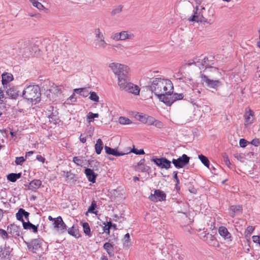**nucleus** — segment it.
Wrapping results in <instances>:
<instances>
[{
  "mask_svg": "<svg viewBox=\"0 0 260 260\" xmlns=\"http://www.w3.org/2000/svg\"><path fill=\"white\" fill-rule=\"evenodd\" d=\"M22 224L23 229L25 230L32 229L34 233H37L38 232V226L32 224L29 221L27 222H23Z\"/></svg>",
  "mask_w": 260,
  "mask_h": 260,
  "instance_id": "nucleus-26",
  "label": "nucleus"
},
{
  "mask_svg": "<svg viewBox=\"0 0 260 260\" xmlns=\"http://www.w3.org/2000/svg\"><path fill=\"white\" fill-rule=\"evenodd\" d=\"M151 161L161 169H169L171 167V161L166 157L153 158Z\"/></svg>",
  "mask_w": 260,
  "mask_h": 260,
  "instance_id": "nucleus-7",
  "label": "nucleus"
},
{
  "mask_svg": "<svg viewBox=\"0 0 260 260\" xmlns=\"http://www.w3.org/2000/svg\"><path fill=\"white\" fill-rule=\"evenodd\" d=\"M67 225L65 224V223L63 222V220L62 219V222L59 223L58 228H57V230L60 231L61 233H64L67 230Z\"/></svg>",
  "mask_w": 260,
  "mask_h": 260,
  "instance_id": "nucleus-47",
  "label": "nucleus"
},
{
  "mask_svg": "<svg viewBox=\"0 0 260 260\" xmlns=\"http://www.w3.org/2000/svg\"><path fill=\"white\" fill-rule=\"evenodd\" d=\"M120 32L116 33L112 36V38L115 41L121 40V36H120Z\"/></svg>",
  "mask_w": 260,
  "mask_h": 260,
  "instance_id": "nucleus-58",
  "label": "nucleus"
},
{
  "mask_svg": "<svg viewBox=\"0 0 260 260\" xmlns=\"http://www.w3.org/2000/svg\"><path fill=\"white\" fill-rule=\"evenodd\" d=\"M62 217L60 216L55 218V219L53 222V225L54 229H57L58 228L59 223L62 222Z\"/></svg>",
  "mask_w": 260,
  "mask_h": 260,
  "instance_id": "nucleus-49",
  "label": "nucleus"
},
{
  "mask_svg": "<svg viewBox=\"0 0 260 260\" xmlns=\"http://www.w3.org/2000/svg\"><path fill=\"white\" fill-rule=\"evenodd\" d=\"M203 240L206 241L210 245L216 246L218 245L215 236L209 233L204 236Z\"/></svg>",
  "mask_w": 260,
  "mask_h": 260,
  "instance_id": "nucleus-17",
  "label": "nucleus"
},
{
  "mask_svg": "<svg viewBox=\"0 0 260 260\" xmlns=\"http://www.w3.org/2000/svg\"><path fill=\"white\" fill-rule=\"evenodd\" d=\"M95 45L99 48L101 49H105L107 46V43L104 39L95 40Z\"/></svg>",
  "mask_w": 260,
  "mask_h": 260,
  "instance_id": "nucleus-31",
  "label": "nucleus"
},
{
  "mask_svg": "<svg viewBox=\"0 0 260 260\" xmlns=\"http://www.w3.org/2000/svg\"><path fill=\"white\" fill-rule=\"evenodd\" d=\"M73 161L77 165L82 166L84 161L83 160V157L75 156L73 158Z\"/></svg>",
  "mask_w": 260,
  "mask_h": 260,
  "instance_id": "nucleus-39",
  "label": "nucleus"
},
{
  "mask_svg": "<svg viewBox=\"0 0 260 260\" xmlns=\"http://www.w3.org/2000/svg\"><path fill=\"white\" fill-rule=\"evenodd\" d=\"M89 94L90 96L89 98L91 101L95 102H98L99 101V97L95 92H90Z\"/></svg>",
  "mask_w": 260,
  "mask_h": 260,
  "instance_id": "nucleus-41",
  "label": "nucleus"
},
{
  "mask_svg": "<svg viewBox=\"0 0 260 260\" xmlns=\"http://www.w3.org/2000/svg\"><path fill=\"white\" fill-rule=\"evenodd\" d=\"M41 243L38 239H34L27 243L28 249L34 253H37V251L41 248Z\"/></svg>",
  "mask_w": 260,
  "mask_h": 260,
  "instance_id": "nucleus-12",
  "label": "nucleus"
},
{
  "mask_svg": "<svg viewBox=\"0 0 260 260\" xmlns=\"http://www.w3.org/2000/svg\"><path fill=\"white\" fill-rule=\"evenodd\" d=\"M80 141L82 143H85L86 142V137H83V134H81L79 137Z\"/></svg>",
  "mask_w": 260,
  "mask_h": 260,
  "instance_id": "nucleus-63",
  "label": "nucleus"
},
{
  "mask_svg": "<svg viewBox=\"0 0 260 260\" xmlns=\"http://www.w3.org/2000/svg\"><path fill=\"white\" fill-rule=\"evenodd\" d=\"M105 152L109 155H113L116 156H120L126 154L125 153L119 152L115 149L112 148L109 146H105L104 147Z\"/></svg>",
  "mask_w": 260,
  "mask_h": 260,
  "instance_id": "nucleus-21",
  "label": "nucleus"
},
{
  "mask_svg": "<svg viewBox=\"0 0 260 260\" xmlns=\"http://www.w3.org/2000/svg\"><path fill=\"white\" fill-rule=\"evenodd\" d=\"M117 78L118 85L121 90H125L129 85V83H131L128 73H122L117 77Z\"/></svg>",
  "mask_w": 260,
  "mask_h": 260,
  "instance_id": "nucleus-5",
  "label": "nucleus"
},
{
  "mask_svg": "<svg viewBox=\"0 0 260 260\" xmlns=\"http://www.w3.org/2000/svg\"><path fill=\"white\" fill-rule=\"evenodd\" d=\"M6 89V93L8 96L13 99L17 98L19 95V91L16 87L12 85H9Z\"/></svg>",
  "mask_w": 260,
  "mask_h": 260,
  "instance_id": "nucleus-15",
  "label": "nucleus"
},
{
  "mask_svg": "<svg viewBox=\"0 0 260 260\" xmlns=\"http://www.w3.org/2000/svg\"><path fill=\"white\" fill-rule=\"evenodd\" d=\"M199 158L205 166L209 168L210 162L206 156L201 154L199 155Z\"/></svg>",
  "mask_w": 260,
  "mask_h": 260,
  "instance_id": "nucleus-33",
  "label": "nucleus"
},
{
  "mask_svg": "<svg viewBox=\"0 0 260 260\" xmlns=\"http://www.w3.org/2000/svg\"><path fill=\"white\" fill-rule=\"evenodd\" d=\"M218 233L219 235L224 239V240H227L228 242H231L232 241L231 234L228 231L227 228L225 226H220L218 229Z\"/></svg>",
  "mask_w": 260,
  "mask_h": 260,
  "instance_id": "nucleus-14",
  "label": "nucleus"
},
{
  "mask_svg": "<svg viewBox=\"0 0 260 260\" xmlns=\"http://www.w3.org/2000/svg\"><path fill=\"white\" fill-rule=\"evenodd\" d=\"M103 142L101 139H98L94 145L95 152L97 154H100L103 149Z\"/></svg>",
  "mask_w": 260,
  "mask_h": 260,
  "instance_id": "nucleus-28",
  "label": "nucleus"
},
{
  "mask_svg": "<svg viewBox=\"0 0 260 260\" xmlns=\"http://www.w3.org/2000/svg\"><path fill=\"white\" fill-rule=\"evenodd\" d=\"M153 125H154L155 127L159 128H161L164 126V125L162 122H161L159 120H155Z\"/></svg>",
  "mask_w": 260,
  "mask_h": 260,
  "instance_id": "nucleus-53",
  "label": "nucleus"
},
{
  "mask_svg": "<svg viewBox=\"0 0 260 260\" xmlns=\"http://www.w3.org/2000/svg\"><path fill=\"white\" fill-rule=\"evenodd\" d=\"M223 157V160L226 165L228 166H229L231 165V162L230 161V159L226 154H223L222 155Z\"/></svg>",
  "mask_w": 260,
  "mask_h": 260,
  "instance_id": "nucleus-54",
  "label": "nucleus"
},
{
  "mask_svg": "<svg viewBox=\"0 0 260 260\" xmlns=\"http://www.w3.org/2000/svg\"><path fill=\"white\" fill-rule=\"evenodd\" d=\"M66 177L68 179L72 180L74 178V175L71 172H67L66 174Z\"/></svg>",
  "mask_w": 260,
  "mask_h": 260,
  "instance_id": "nucleus-60",
  "label": "nucleus"
},
{
  "mask_svg": "<svg viewBox=\"0 0 260 260\" xmlns=\"http://www.w3.org/2000/svg\"><path fill=\"white\" fill-rule=\"evenodd\" d=\"M254 230V228L252 226H248L247 228L246 231L248 233L251 234L253 232Z\"/></svg>",
  "mask_w": 260,
  "mask_h": 260,
  "instance_id": "nucleus-64",
  "label": "nucleus"
},
{
  "mask_svg": "<svg viewBox=\"0 0 260 260\" xmlns=\"http://www.w3.org/2000/svg\"><path fill=\"white\" fill-rule=\"evenodd\" d=\"M5 96L3 91L0 88V109H5L6 107Z\"/></svg>",
  "mask_w": 260,
  "mask_h": 260,
  "instance_id": "nucleus-32",
  "label": "nucleus"
},
{
  "mask_svg": "<svg viewBox=\"0 0 260 260\" xmlns=\"http://www.w3.org/2000/svg\"><path fill=\"white\" fill-rule=\"evenodd\" d=\"M95 35V40L104 39V37L103 33L101 31L100 28H96L94 30Z\"/></svg>",
  "mask_w": 260,
  "mask_h": 260,
  "instance_id": "nucleus-43",
  "label": "nucleus"
},
{
  "mask_svg": "<svg viewBox=\"0 0 260 260\" xmlns=\"http://www.w3.org/2000/svg\"><path fill=\"white\" fill-rule=\"evenodd\" d=\"M121 37V40H125L126 39H133L135 37L134 34L128 31H122L120 32Z\"/></svg>",
  "mask_w": 260,
  "mask_h": 260,
  "instance_id": "nucleus-27",
  "label": "nucleus"
},
{
  "mask_svg": "<svg viewBox=\"0 0 260 260\" xmlns=\"http://www.w3.org/2000/svg\"><path fill=\"white\" fill-rule=\"evenodd\" d=\"M194 64L202 70L205 67L204 72L206 74L202 73L201 71V78L202 81L206 84V85L210 88L217 90L222 85V83L217 79L220 76V73L217 68L211 66L209 63L208 57H205L201 62L197 60V58L193 59L192 62L187 63V65L190 66Z\"/></svg>",
  "mask_w": 260,
  "mask_h": 260,
  "instance_id": "nucleus-1",
  "label": "nucleus"
},
{
  "mask_svg": "<svg viewBox=\"0 0 260 260\" xmlns=\"http://www.w3.org/2000/svg\"><path fill=\"white\" fill-rule=\"evenodd\" d=\"M166 195L161 190H155L154 194H151L149 198L153 202L162 201L166 200Z\"/></svg>",
  "mask_w": 260,
  "mask_h": 260,
  "instance_id": "nucleus-9",
  "label": "nucleus"
},
{
  "mask_svg": "<svg viewBox=\"0 0 260 260\" xmlns=\"http://www.w3.org/2000/svg\"><path fill=\"white\" fill-rule=\"evenodd\" d=\"M118 121L121 124L125 125L132 123V121L128 118L121 116L118 119Z\"/></svg>",
  "mask_w": 260,
  "mask_h": 260,
  "instance_id": "nucleus-37",
  "label": "nucleus"
},
{
  "mask_svg": "<svg viewBox=\"0 0 260 260\" xmlns=\"http://www.w3.org/2000/svg\"><path fill=\"white\" fill-rule=\"evenodd\" d=\"M104 248L106 250L109 256L111 257L114 255V251L113 245L109 243L106 242L104 244Z\"/></svg>",
  "mask_w": 260,
  "mask_h": 260,
  "instance_id": "nucleus-23",
  "label": "nucleus"
},
{
  "mask_svg": "<svg viewBox=\"0 0 260 260\" xmlns=\"http://www.w3.org/2000/svg\"><path fill=\"white\" fill-rule=\"evenodd\" d=\"M123 9V6L119 5L117 7H115L111 12V15L114 16L120 13Z\"/></svg>",
  "mask_w": 260,
  "mask_h": 260,
  "instance_id": "nucleus-40",
  "label": "nucleus"
},
{
  "mask_svg": "<svg viewBox=\"0 0 260 260\" xmlns=\"http://www.w3.org/2000/svg\"><path fill=\"white\" fill-rule=\"evenodd\" d=\"M109 67L117 77L121 75L122 73H128L129 69L128 66L117 62L110 63Z\"/></svg>",
  "mask_w": 260,
  "mask_h": 260,
  "instance_id": "nucleus-4",
  "label": "nucleus"
},
{
  "mask_svg": "<svg viewBox=\"0 0 260 260\" xmlns=\"http://www.w3.org/2000/svg\"><path fill=\"white\" fill-rule=\"evenodd\" d=\"M251 144H252L253 145H254L255 146H258L259 145L260 141L257 139H253L251 142Z\"/></svg>",
  "mask_w": 260,
  "mask_h": 260,
  "instance_id": "nucleus-61",
  "label": "nucleus"
},
{
  "mask_svg": "<svg viewBox=\"0 0 260 260\" xmlns=\"http://www.w3.org/2000/svg\"><path fill=\"white\" fill-rule=\"evenodd\" d=\"M130 236L128 233H127L124 236V241L123 242V245L124 246H128V243L129 241Z\"/></svg>",
  "mask_w": 260,
  "mask_h": 260,
  "instance_id": "nucleus-55",
  "label": "nucleus"
},
{
  "mask_svg": "<svg viewBox=\"0 0 260 260\" xmlns=\"http://www.w3.org/2000/svg\"><path fill=\"white\" fill-rule=\"evenodd\" d=\"M7 230L12 237L17 238L20 235V228L15 224H11L8 225Z\"/></svg>",
  "mask_w": 260,
  "mask_h": 260,
  "instance_id": "nucleus-10",
  "label": "nucleus"
},
{
  "mask_svg": "<svg viewBox=\"0 0 260 260\" xmlns=\"http://www.w3.org/2000/svg\"><path fill=\"white\" fill-rule=\"evenodd\" d=\"M125 91L134 95H138L140 93V88L138 85L131 83H129V85L127 86Z\"/></svg>",
  "mask_w": 260,
  "mask_h": 260,
  "instance_id": "nucleus-20",
  "label": "nucleus"
},
{
  "mask_svg": "<svg viewBox=\"0 0 260 260\" xmlns=\"http://www.w3.org/2000/svg\"><path fill=\"white\" fill-rule=\"evenodd\" d=\"M42 185V181L39 179H34L32 180L29 185V188L32 190L38 189Z\"/></svg>",
  "mask_w": 260,
  "mask_h": 260,
  "instance_id": "nucleus-25",
  "label": "nucleus"
},
{
  "mask_svg": "<svg viewBox=\"0 0 260 260\" xmlns=\"http://www.w3.org/2000/svg\"><path fill=\"white\" fill-rule=\"evenodd\" d=\"M190 158L186 154H183L177 159L173 158L172 162L177 169L183 168L189 163Z\"/></svg>",
  "mask_w": 260,
  "mask_h": 260,
  "instance_id": "nucleus-6",
  "label": "nucleus"
},
{
  "mask_svg": "<svg viewBox=\"0 0 260 260\" xmlns=\"http://www.w3.org/2000/svg\"><path fill=\"white\" fill-rule=\"evenodd\" d=\"M172 93H163L157 96L158 99L167 106H171L174 102Z\"/></svg>",
  "mask_w": 260,
  "mask_h": 260,
  "instance_id": "nucleus-11",
  "label": "nucleus"
},
{
  "mask_svg": "<svg viewBox=\"0 0 260 260\" xmlns=\"http://www.w3.org/2000/svg\"><path fill=\"white\" fill-rule=\"evenodd\" d=\"M82 227L83 229L84 233L88 236L90 235L91 231L89 225L87 222H84L82 223Z\"/></svg>",
  "mask_w": 260,
  "mask_h": 260,
  "instance_id": "nucleus-38",
  "label": "nucleus"
},
{
  "mask_svg": "<svg viewBox=\"0 0 260 260\" xmlns=\"http://www.w3.org/2000/svg\"><path fill=\"white\" fill-rule=\"evenodd\" d=\"M12 250V248L5 244L3 248H0V260H10Z\"/></svg>",
  "mask_w": 260,
  "mask_h": 260,
  "instance_id": "nucleus-8",
  "label": "nucleus"
},
{
  "mask_svg": "<svg viewBox=\"0 0 260 260\" xmlns=\"http://www.w3.org/2000/svg\"><path fill=\"white\" fill-rule=\"evenodd\" d=\"M98 113H93L91 112H89L86 116L87 120L89 123L93 122L94 118L99 117Z\"/></svg>",
  "mask_w": 260,
  "mask_h": 260,
  "instance_id": "nucleus-34",
  "label": "nucleus"
},
{
  "mask_svg": "<svg viewBox=\"0 0 260 260\" xmlns=\"http://www.w3.org/2000/svg\"><path fill=\"white\" fill-rule=\"evenodd\" d=\"M248 141L244 139H241L239 141V145L241 147L244 148L247 146Z\"/></svg>",
  "mask_w": 260,
  "mask_h": 260,
  "instance_id": "nucleus-56",
  "label": "nucleus"
},
{
  "mask_svg": "<svg viewBox=\"0 0 260 260\" xmlns=\"http://www.w3.org/2000/svg\"><path fill=\"white\" fill-rule=\"evenodd\" d=\"M51 90L57 95L61 94L62 93V86H56L52 87Z\"/></svg>",
  "mask_w": 260,
  "mask_h": 260,
  "instance_id": "nucleus-42",
  "label": "nucleus"
},
{
  "mask_svg": "<svg viewBox=\"0 0 260 260\" xmlns=\"http://www.w3.org/2000/svg\"><path fill=\"white\" fill-rule=\"evenodd\" d=\"M252 240L253 242L259 244L260 246V236H253Z\"/></svg>",
  "mask_w": 260,
  "mask_h": 260,
  "instance_id": "nucleus-59",
  "label": "nucleus"
},
{
  "mask_svg": "<svg viewBox=\"0 0 260 260\" xmlns=\"http://www.w3.org/2000/svg\"><path fill=\"white\" fill-rule=\"evenodd\" d=\"M184 98V95L183 93H172V98L173 100V102L177 101L183 99Z\"/></svg>",
  "mask_w": 260,
  "mask_h": 260,
  "instance_id": "nucleus-45",
  "label": "nucleus"
},
{
  "mask_svg": "<svg viewBox=\"0 0 260 260\" xmlns=\"http://www.w3.org/2000/svg\"><path fill=\"white\" fill-rule=\"evenodd\" d=\"M133 152L137 155H142L145 154L144 151L143 149L138 150L135 149L134 147L132 149H131L128 152L125 153L126 154H128L129 153Z\"/></svg>",
  "mask_w": 260,
  "mask_h": 260,
  "instance_id": "nucleus-46",
  "label": "nucleus"
},
{
  "mask_svg": "<svg viewBox=\"0 0 260 260\" xmlns=\"http://www.w3.org/2000/svg\"><path fill=\"white\" fill-rule=\"evenodd\" d=\"M29 213L26 211L24 209L22 208H20L18 211V212L16 214V216L17 219L22 222H25L23 219V217L24 216L26 220L28 221V216Z\"/></svg>",
  "mask_w": 260,
  "mask_h": 260,
  "instance_id": "nucleus-18",
  "label": "nucleus"
},
{
  "mask_svg": "<svg viewBox=\"0 0 260 260\" xmlns=\"http://www.w3.org/2000/svg\"><path fill=\"white\" fill-rule=\"evenodd\" d=\"M78 91H80V94L83 97H87L89 94V92L85 88H76L74 89V92Z\"/></svg>",
  "mask_w": 260,
  "mask_h": 260,
  "instance_id": "nucleus-35",
  "label": "nucleus"
},
{
  "mask_svg": "<svg viewBox=\"0 0 260 260\" xmlns=\"http://www.w3.org/2000/svg\"><path fill=\"white\" fill-rule=\"evenodd\" d=\"M104 224H105V226L103 227V231L109 235L110 234V228L108 224V222H107V224H106L105 222Z\"/></svg>",
  "mask_w": 260,
  "mask_h": 260,
  "instance_id": "nucleus-57",
  "label": "nucleus"
},
{
  "mask_svg": "<svg viewBox=\"0 0 260 260\" xmlns=\"http://www.w3.org/2000/svg\"><path fill=\"white\" fill-rule=\"evenodd\" d=\"M139 119L140 121H142L143 122L147 123L149 125H153V124L156 120L152 117H151V116L146 117V116H143V115H140Z\"/></svg>",
  "mask_w": 260,
  "mask_h": 260,
  "instance_id": "nucleus-22",
  "label": "nucleus"
},
{
  "mask_svg": "<svg viewBox=\"0 0 260 260\" xmlns=\"http://www.w3.org/2000/svg\"><path fill=\"white\" fill-rule=\"evenodd\" d=\"M152 79L151 85L146 86V88L157 96L163 93H172L173 91V84L170 80L161 78Z\"/></svg>",
  "mask_w": 260,
  "mask_h": 260,
  "instance_id": "nucleus-2",
  "label": "nucleus"
},
{
  "mask_svg": "<svg viewBox=\"0 0 260 260\" xmlns=\"http://www.w3.org/2000/svg\"><path fill=\"white\" fill-rule=\"evenodd\" d=\"M245 124H251L253 120V112L249 109V111L246 112L244 115Z\"/></svg>",
  "mask_w": 260,
  "mask_h": 260,
  "instance_id": "nucleus-24",
  "label": "nucleus"
},
{
  "mask_svg": "<svg viewBox=\"0 0 260 260\" xmlns=\"http://www.w3.org/2000/svg\"><path fill=\"white\" fill-rule=\"evenodd\" d=\"M242 207L240 205H233L229 208V213L232 217L242 213Z\"/></svg>",
  "mask_w": 260,
  "mask_h": 260,
  "instance_id": "nucleus-16",
  "label": "nucleus"
},
{
  "mask_svg": "<svg viewBox=\"0 0 260 260\" xmlns=\"http://www.w3.org/2000/svg\"><path fill=\"white\" fill-rule=\"evenodd\" d=\"M31 3L34 7L37 8L39 10H42L44 9L43 5L37 1L31 0Z\"/></svg>",
  "mask_w": 260,
  "mask_h": 260,
  "instance_id": "nucleus-48",
  "label": "nucleus"
},
{
  "mask_svg": "<svg viewBox=\"0 0 260 260\" xmlns=\"http://www.w3.org/2000/svg\"><path fill=\"white\" fill-rule=\"evenodd\" d=\"M177 174H178V172L177 171H174L173 172V178L176 181V188L178 190V189H180V187L178 186V185L179 184V180L178 178V176H177Z\"/></svg>",
  "mask_w": 260,
  "mask_h": 260,
  "instance_id": "nucleus-52",
  "label": "nucleus"
},
{
  "mask_svg": "<svg viewBox=\"0 0 260 260\" xmlns=\"http://www.w3.org/2000/svg\"><path fill=\"white\" fill-rule=\"evenodd\" d=\"M200 16L198 14V13L196 11L190 18H188V20L189 21L192 22H202L203 20L201 18H199Z\"/></svg>",
  "mask_w": 260,
  "mask_h": 260,
  "instance_id": "nucleus-36",
  "label": "nucleus"
},
{
  "mask_svg": "<svg viewBox=\"0 0 260 260\" xmlns=\"http://www.w3.org/2000/svg\"><path fill=\"white\" fill-rule=\"evenodd\" d=\"M26 158L23 156L16 157L15 162L17 165H22V164L25 161Z\"/></svg>",
  "mask_w": 260,
  "mask_h": 260,
  "instance_id": "nucleus-51",
  "label": "nucleus"
},
{
  "mask_svg": "<svg viewBox=\"0 0 260 260\" xmlns=\"http://www.w3.org/2000/svg\"><path fill=\"white\" fill-rule=\"evenodd\" d=\"M36 159L39 161H41L42 162V163H44L45 162V158L44 157H43L42 155H37L36 156Z\"/></svg>",
  "mask_w": 260,
  "mask_h": 260,
  "instance_id": "nucleus-62",
  "label": "nucleus"
},
{
  "mask_svg": "<svg viewBox=\"0 0 260 260\" xmlns=\"http://www.w3.org/2000/svg\"><path fill=\"white\" fill-rule=\"evenodd\" d=\"M69 234L70 235L75 237L76 238H78L80 237V234H79L78 230L75 228L74 226L72 228H69L68 230Z\"/></svg>",
  "mask_w": 260,
  "mask_h": 260,
  "instance_id": "nucleus-30",
  "label": "nucleus"
},
{
  "mask_svg": "<svg viewBox=\"0 0 260 260\" xmlns=\"http://www.w3.org/2000/svg\"><path fill=\"white\" fill-rule=\"evenodd\" d=\"M21 177V173H10L7 176V179L12 182H15Z\"/></svg>",
  "mask_w": 260,
  "mask_h": 260,
  "instance_id": "nucleus-29",
  "label": "nucleus"
},
{
  "mask_svg": "<svg viewBox=\"0 0 260 260\" xmlns=\"http://www.w3.org/2000/svg\"><path fill=\"white\" fill-rule=\"evenodd\" d=\"M41 90L38 85H32L27 86L23 91V97L28 101L35 104L41 101Z\"/></svg>",
  "mask_w": 260,
  "mask_h": 260,
  "instance_id": "nucleus-3",
  "label": "nucleus"
},
{
  "mask_svg": "<svg viewBox=\"0 0 260 260\" xmlns=\"http://www.w3.org/2000/svg\"><path fill=\"white\" fill-rule=\"evenodd\" d=\"M85 174L89 181L93 183L95 182V180L98 175L93 172V170L89 168H86L85 170Z\"/></svg>",
  "mask_w": 260,
  "mask_h": 260,
  "instance_id": "nucleus-19",
  "label": "nucleus"
},
{
  "mask_svg": "<svg viewBox=\"0 0 260 260\" xmlns=\"http://www.w3.org/2000/svg\"><path fill=\"white\" fill-rule=\"evenodd\" d=\"M96 206H97L95 201H93L91 202L90 206L88 208V212L91 213L96 214V212L94 211L95 208H96Z\"/></svg>",
  "mask_w": 260,
  "mask_h": 260,
  "instance_id": "nucleus-44",
  "label": "nucleus"
},
{
  "mask_svg": "<svg viewBox=\"0 0 260 260\" xmlns=\"http://www.w3.org/2000/svg\"><path fill=\"white\" fill-rule=\"evenodd\" d=\"M2 83L4 88H7L9 83L13 80V76L12 74L9 73H4L2 75Z\"/></svg>",
  "mask_w": 260,
  "mask_h": 260,
  "instance_id": "nucleus-13",
  "label": "nucleus"
},
{
  "mask_svg": "<svg viewBox=\"0 0 260 260\" xmlns=\"http://www.w3.org/2000/svg\"><path fill=\"white\" fill-rule=\"evenodd\" d=\"M8 231H6L5 230L0 229V236L3 239H8L9 238V235Z\"/></svg>",
  "mask_w": 260,
  "mask_h": 260,
  "instance_id": "nucleus-50",
  "label": "nucleus"
}]
</instances>
